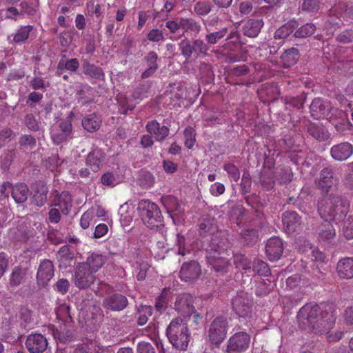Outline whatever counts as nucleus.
<instances>
[{"label": "nucleus", "instance_id": "1", "mask_svg": "<svg viewBox=\"0 0 353 353\" xmlns=\"http://www.w3.org/2000/svg\"><path fill=\"white\" fill-rule=\"evenodd\" d=\"M297 319L302 329H308L316 334H326L330 342L339 341L343 336L342 331L330 330L336 321L334 311H321L317 305L305 304L299 310Z\"/></svg>", "mask_w": 353, "mask_h": 353}, {"label": "nucleus", "instance_id": "2", "mask_svg": "<svg viewBox=\"0 0 353 353\" xmlns=\"http://www.w3.org/2000/svg\"><path fill=\"white\" fill-rule=\"evenodd\" d=\"M317 208L322 219L340 221L347 214L350 202L341 195L325 194L319 199Z\"/></svg>", "mask_w": 353, "mask_h": 353}, {"label": "nucleus", "instance_id": "3", "mask_svg": "<svg viewBox=\"0 0 353 353\" xmlns=\"http://www.w3.org/2000/svg\"><path fill=\"white\" fill-rule=\"evenodd\" d=\"M227 248V241L216 236L212 239L207 250L206 260L208 267L220 275L227 273L229 270Z\"/></svg>", "mask_w": 353, "mask_h": 353}, {"label": "nucleus", "instance_id": "4", "mask_svg": "<svg viewBox=\"0 0 353 353\" xmlns=\"http://www.w3.org/2000/svg\"><path fill=\"white\" fill-rule=\"evenodd\" d=\"M166 334L170 342L178 350L187 348L190 334L185 322L181 318H175L168 325Z\"/></svg>", "mask_w": 353, "mask_h": 353}, {"label": "nucleus", "instance_id": "5", "mask_svg": "<svg viewBox=\"0 0 353 353\" xmlns=\"http://www.w3.org/2000/svg\"><path fill=\"white\" fill-rule=\"evenodd\" d=\"M138 210L144 224L150 229H157L163 225V216L158 205L148 200L139 203Z\"/></svg>", "mask_w": 353, "mask_h": 353}, {"label": "nucleus", "instance_id": "6", "mask_svg": "<svg viewBox=\"0 0 353 353\" xmlns=\"http://www.w3.org/2000/svg\"><path fill=\"white\" fill-rule=\"evenodd\" d=\"M179 48L185 59H190L192 54L196 57L204 56L210 50L208 43L201 39H195L190 42L187 38H184L179 43Z\"/></svg>", "mask_w": 353, "mask_h": 353}, {"label": "nucleus", "instance_id": "7", "mask_svg": "<svg viewBox=\"0 0 353 353\" xmlns=\"http://www.w3.org/2000/svg\"><path fill=\"white\" fill-rule=\"evenodd\" d=\"M228 331L227 320L221 316L212 322L208 330V338L212 343L219 345L225 339Z\"/></svg>", "mask_w": 353, "mask_h": 353}, {"label": "nucleus", "instance_id": "8", "mask_svg": "<svg viewBox=\"0 0 353 353\" xmlns=\"http://www.w3.org/2000/svg\"><path fill=\"white\" fill-rule=\"evenodd\" d=\"M250 343V336L245 332H239L232 335L228 341V353H242L248 350Z\"/></svg>", "mask_w": 353, "mask_h": 353}, {"label": "nucleus", "instance_id": "9", "mask_svg": "<svg viewBox=\"0 0 353 353\" xmlns=\"http://www.w3.org/2000/svg\"><path fill=\"white\" fill-rule=\"evenodd\" d=\"M232 306L239 317H247L252 312V299L250 296L241 292L232 299Z\"/></svg>", "mask_w": 353, "mask_h": 353}, {"label": "nucleus", "instance_id": "10", "mask_svg": "<svg viewBox=\"0 0 353 353\" xmlns=\"http://www.w3.org/2000/svg\"><path fill=\"white\" fill-rule=\"evenodd\" d=\"M81 263L77 266L73 282L80 289L89 287L95 280L94 273L87 269Z\"/></svg>", "mask_w": 353, "mask_h": 353}, {"label": "nucleus", "instance_id": "11", "mask_svg": "<svg viewBox=\"0 0 353 353\" xmlns=\"http://www.w3.org/2000/svg\"><path fill=\"white\" fill-rule=\"evenodd\" d=\"M201 274V265L195 261L183 263L179 272L180 279L185 282L196 281Z\"/></svg>", "mask_w": 353, "mask_h": 353}, {"label": "nucleus", "instance_id": "12", "mask_svg": "<svg viewBox=\"0 0 353 353\" xmlns=\"http://www.w3.org/2000/svg\"><path fill=\"white\" fill-rule=\"evenodd\" d=\"M174 309L183 316H190L194 310L192 296L189 294L179 295L175 301Z\"/></svg>", "mask_w": 353, "mask_h": 353}, {"label": "nucleus", "instance_id": "13", "mask_svg": "<svg viewBox=\"0 0 353 353\" xmlns=\"http://www.w3.org/2000/svg\"><path fill=\"white\" fill-rule=\"evenodd\" d=\"M54 276V265L51 261L45 259L41 261L37 273V280L39 286L44 287Z\"/></svg>", "mask_w": 353, "mask_h": 353}, {"label": "nucleus", "instance_id": "14", "mask_svg": "<svg viewBox=\"0 0 353 353\" xmlns=\"http://www.w3.org/2000/svg\"><path fill=\"white\" fill-rule=\"evenodd\" d=\"M26 346L30 353H43L48 347V341L41 334H31L26 339Z\"/></svg>", "mask_w": 353, "mask_h": 353}, {"label": "nucleus", "instance_id": "15", "mask_svg": "<svg viewBox=\"0 0 353 353\" xmlns=\"http://www.w3.org/2000/svg\"><path fill=\"white\" fill-rule=\"evenodd\" d=\"M337 179L334 177V173L330 168H324L320 172L319 177L316 181L317 188L327 194L331 188L336 185Z\"/></svg>", "mask_w": 353, "mask_h": 353}, {"label": "nucleus", "instance_id": "16", "mask_svg": "<svg viewBox=\"0 0 353 353\" xmlns=\"http://www.w3.org/2000/svg\"><path fill=\"white\" fill-rule=\"evenodd\" d=\"M107 261V256L99 252H93L88 253L86 261L80 263L83 266L92 272L96 273L98 272Z\"/></svg>", "mask_w": 353, "mask_h": 353}, {"label": "nucleus", "instance_id": "17", "mask_svg": "<svg viewBox=\"0 0 353 353\" xmlns=\"http://www.w3.org/2000/svg\"><path fill=\"white\" fill-rule=\"evenodd\" d=\"M310 109L311 114L314 119H320L327 116L332 108L330 101L315 98L312 101Z\"/></svg>", "mask_w": 353, "mask_h": 353}, {"label": "nucleus", "instance_id": "18", "mask_svg": "<svg viewBox=\"0 0 353 353\" xmlns=\"http://www.w3.org/2000/svg\"><path fill=\"white\" fill-rule=\"evenodd\" d=\"M353 154V145L348 142L334 145L330 148L331 157L336 161L347 160Z\"/></svg>", "mask_w": 353, "mask_h": 353}, {"label": "nucleus", "instance_id": "19", "mask_svg": "<svg viewBox=\"0 0 353 353\" xmlns=\"http://www.w3.org/2000/svg\"><path fill=\"white\" fill-rule=\"evenodd\" d=\"M283 229L288 233H292L301 230L300 217L296 212L286 211L282 217Z\"/></svg>", "mask_w": 353, "mask_h": 353}, {"label": "nucleus", "instance_id": "20", "mask_svg": "<svg viewBox=\"0 0 353 353\" xmlns=\"http://www.w3.org/2000/svg\"><path fill=\"white\" fill-rule=\"evenodd\" d=\"M330 221V219H324L316 229V234L320 242L330 243L336 236L335 229Z\"/></svg>", "mask_w": 353, "mask_h": 353}, {"label": "nucleus", "instance_id": "21", "mask_svg": "<svg viewBox=\"0 0 353 353\" xmlns=\"http://www.w3.org/2000/svg\"><path fill=\"white\" fill-rule=\"evenodd\" d=\"M105 156L102 150L93 148L87 156L86 165L94 172L99 171L104 163Z\"/></svg>", "mask_w": 353, "mask_h": 353}, {"label": "nucleus", "instance_id": "22", "mask_svg": "<svg viewBox=\"0 0 353 353\" xmlns=\"http://www.w3.org/2000/svg\"><path fill=\"white\" fill-rule=\"evenodd\" d=\"M265 251L270 261L279 259L283 252L282 241L276 236L270 238L267 242Z\"/></svg>", "mask_w": 353, "mask_h": 353}, {"label": "nucleus", "instance_id": "23", "mask_svg": "<svg viewBox=\"0 0 353 353\" xmlns=\"http://www.w3.org/2000/svg\"><path fill=\"white\" fill-rule=\"evenodd\" d=\"M147 132L153 135L157 141H163L169 134L170 130L165 125H161V124L156 120H152L148 122L146 125Z\"/></svg>", "mask_w": 353, "mask_h": 353}, {"label": "nucleus", "instance_id": "24", "mask_svg": "<svg viewBox=\"0 0 353 353\" xmlns=\"http://www.w3.org/2000/svg\"><path fill=\"white\" fill-rule=\"evenodd\" d=\"M33 30L34 27L31 25L21 26L16 30L14 34L8 37V40L10 43H25Z\"/></svg>", "mask_w": 353, "mask_h": 353}, {"label": "nucleus", "instance_id": "25", "mask_svg": "<svg viewBox=\"0 0 353 353\" xmlns=\"http://www.w3.org/2000/svg\"><path fill=\"white\" fill-rule=\"evenodd\" d=\"M263 24L262 19H250L243 25L242 32L247 37H256L259 34Z\"/></svg>", "mask_w": 353, "mask_h": 353}, {"label": "nucleus", "instance_id": "26", "mask_svg": "<svg viewBox=\"0 0 353 353\" xmlns=\"http://www.w3.org/2000/svg\"><path fill=\"white\" fill-rule=\"evenodd\" d=\"M53 194L57 196L54 205L58 206L63 214H68L72 207V196L70 193L64 191L59 194L55 190Z\"/></svg>", "mask_w": 353, "mask_h": 353}, {"label": "nucleus", "instance_id": "27", "mask_svg": "<svg viewBox=\"0 0 353 353\" xmlns=\"http://www.w3.org/2000/svg\"><path fill=\"white\" fill-rule=\"evenodd\" d=\"M337 272L340 277L349 279L353 277V258L347 257L340 260L337 264Z\"/></svg>", "mask_w": 353, "mask_h": 353}, {"label": "nucleus", "instance_id": "28", "mask_svg": "<svg viewBox=\"0 0 353 353\" xmlns=\"http://www.w3.org/2000/svg\"><path fill=\"white\" fill-rule=\"evenodd\" d=\"M104 303L112 310L120 311L127 306L128 300L125 296L116 294L106 299Z\"/></svg>", "mask_w": 353, "mask_h": 353}, {"label": "nucleus", "instance_id": "29", "mask_svg": "<svg viewBox=\"0 0 353 353\" xmlns=\"http://www.w3.org/2000/svg\"><path fill=\"white\" fill-rule=\"evenodd\" d=\"M48 188L42 181L37 182L35 184V194L32 198V203L37 206H43L47 201Z\"/></svg>", "mask_w": 353, "mask_h": 353}, {"label": "nucleus", "instance_id": "30", "mask_svg": "<svg viewBox=\"0 0 353 353\" xmlns=\"http://www.w3.org/2000/svg\"><path fill=\"white\" fill-rule=\"evenodd\" d=\"M29 189L25 183H17L12 188V197L17 203H23L28 199Z\"/></svg>", "mask_w": 353, "mask_h": 353}, {"label": "nucleus", "instance_id": "31", "mask_svg": "<svg viewBox=\"0 0 353 353\" xmlns=\"http://www.w3.org/2000/svg\"><path fill=\"white\" fill-rule=\"evenodd\" d=\"M180 25L183 30V33L188 32L194 36L197 35L202 29L199 21L192 18H181Z\"/></svg>", "mask_w": 353, "mask_h": 353}, {"label": "nucleus", "instance_id": "32", "mask_svg": "<svg viewBox=\"0 0 353 353\" xmlns=\"http://www.w3.org/2000/svg\"><path fill=\"white\" fill-rule=\"evenodd\" d=\"M79 62L76 58L68 59L65 55L62 56L57 65V73L61 74L66 70L72 72L77 71Z\"/></svg>", "mask_w": 353, "mask_h": 353}, {"label": "nucleus", "instance_id": "33", "mask_svg": "<svg viewBox=\"0 0 353 353\" xmlns=\"http://www.w3.org/2000/svg\"><path fill=\"white\" fill-rule=\"evenodd\" d=\"M309 134L315 139L323 141L329 139V132L322 125L318 123H310L307 127Z\"/></svg>", "mask_w": 353, "mask_h": 353}, {"label": "nucleus", "instance_id": "34", "mask_svg": "<svg viewBox=\"0 0 353 353\" xmlns=\"http://www.w3.org/2000/svg\"><path fill=\"white\" fill-rule=\"evenodd\" d=\"M101 119L96 114H90L82 119L83 128L89 132H93L99 129Z\"/></svg>", "mask_w": 353, "mask_h": 353}, {"label": "nucleus", "instance_id": "35", "mask_svg": "<svg viewBox=\"0 0 353 353\" xmlns=\"http://www.w3.org/2000/svg\"><path fill=\"white\" fill-rule=\"evenodd\" d=\"M82 69L83 73L91 78L99 80H102L104 78L105 74L102 69L94 64L89 63L88 61H83Z\"/></svg>", "mask_w": 353, "mask_h": 353}, {"label": "nucleus", "instance_id": "36", "mask_svg": "<svg viewBox=\"0 0 353 353\" xmlns=\"http://www.w3.org/2000/svg\"><path fill=\"white\" fill-rule=\"evenodd\" d=\"M281 59L283 65L289 68L294 65L299 60V50L294 48H290L282 54Z\"/></svg>", "mask_w": 353, "mask_h": 353}, {"label": "nucleus", "instance_id": "37", "mask_svg": "<svg viewBox=\"0 0 353 353\" xmlns=\"http://www.w3.org/2000/svg\"><path fill=\"white\" fill-rule=\"evenodd\" d=\"M216 231V226L214 219L206 218L199 223V232L201 235L205 236L208 234H212Z\"/></svg>", "mask_w": 353, "mask_h": 353}, {"label": "nucleus", "instance_id": "38", "mask_svg": "<svg viewBox=\"0 0 353 353\" xmlns=\"http://www.w3.org/2000/svg\"><path fill=\"white\" fill-rule=\"evenodd\" d=\"M94 223V208H92L82 214L80 219V225L83 229H87L91 224Z\"/></svg>", "mask_w": 353, "mask_h": 353}, {"label": "nucleus", "instance_id": "39", "mask_svg": "<svg viewBox=\"0 0 353 353\" xmlns=\"http://www.w3.org/2000/svg\"><path fill=\"white\" fill-rule=\"evenodd\" d=\"M295 22L290 21L277 29L274 33L275 39H284L288 37L294 31Z\"/></svg>", "mask_w": 353, "mask_h": 353}, {"label": "nucleus", "instance_id": "40", "mask_svg": "<svg viewBox=\"0 0 353 353\" xmlns=\"http://www.w3.org/2000/svg\"><path fill=\"white\" fill-rule=\"evenodd\" d=\"M176 245L178 247V254L185 256L190 252L191 249L186 242L185 237L180 234L176 235Z\"/></svg>", "mask_w": 353, "mask_h": 353}, {"label": "nucleus", "instance_id": "41", "mask_svg": "<svg viewBox=\"0 0 353 353\" xmlns=\"http://www.w3.org/2000/svg\"><path fill=\"white\" fill-rule=\"evenodd\" d=\"M253 271L259 275L267 276L270 274V270L268 265L260 260L255 259L253 264Z\"/></svg>", "mask_w": 353, "mask_h": 353}, {"label": "nucleus", "instance_id": "42", "mask_svg": "<svg viewBox=\"0 0 353 353\" xmlns=\"http://www.w3.org/2000/svg\"><path fill=\"white\" fill-rule=\"evenodd\" d=\"M227 32L228 29L224 28L217 32H213L207 34L205 38L208 45L210 46V45L216 44L220 39L225 36Z\"/></svg>", "mask_w": 353, "mask_h": 353}, {"label": "nucleus", "instance_id": "43", "mask_svg": "<svg viewBox=\"0 0 353 353\" xmlns=\"http://www.w3.org/2000/svg\"><path fill=\"white\" fill-rule=\"evenodd\" d=\"M316 27L313 23H306L300 27L294 33L296 37H307L311 36L315 31Z\"/></svg>", "mask_w": 353, "mask_h": 353}, {"label": "nucleus", "instance_id": "44", "mask_svg": "<svg viewBox=\"0 0 353 353\" xmlns=\"http://www.w3.org/2000/svg\"><path fill=\"white\" fill-rule=\"evenodd\" d=\"M234 264L236 268L245 270H250L251 268L250 262L245 256L242 254H236L234 255Z\"/></svg>", "mask_w": 353, "mask_h": 353}, {"label": "nucleus", "instance_id": "45", "mask_svg": "<svg viewBox=\"0 0 353 353\" xmlns=\"http://www.w3.org/2000/svg\"><path fill=\"white\" fill-rule=\"evenodd\" d=\"M101 181L103 185L110 187H114L120 182L118 177H117L113 173L109 172L102 175Z\"/></svg>", "mask_w": 353, "mask_h": 353}, {"label": "nucleus", "instance_id": "46", "mask_svg": "<svg viewBox=\"0 0 353 353\" xmlns=\"http://www.w3.org/2000/svg\"><path fill=\"white\" fill-rule=\"evenodd\" d=\"M211 10V4L208 1H199L194 6V11L198 15H206Z\"/></svg>", "mask_w": 353, "mask_h": 353}, {"label": "nucleus", "instance_id": "47", "mask_svg": "<svg viewBox=\"0 0 353 353\" xmlns=\"http://www.w3.org/2000/svg\"><path fill=\"white\" fill-rule=\"evenodd\" d=\"M152 314V309L150 306L143 305L139 310V316L138 318V324L139 325H145L148 319V316H150Z\"/></svg>", "mask_w": 353, "mask_h": 353}, {"label": "nucleus", "instance_id": "48", "mask_svg": "<svg viewBox=\"0 0 353 353\" xmlns=\"http://www.w3.org/2000/svg\"><path fill=\"white\" fill-rule=\"evenodd\" d=\"M21 12L19 10L13 6L8 7L4 10L0 11V15L1 18L6 19H14L16 20V17L19 16Z\"/></svg>", "mask_w": 353, "mask_h": 353}, {"label": "nucleus", "instance_id": "49", "mask_svg": "<svg viewBox=\"0 0 353 353\" xmlns=\"http://www.w3.org/2000/svg\"><path fill=\"white\" fill-rule=\"evenodd\" d=\"M154 183V178L153 175L148 172H143L141 173L139 179V184L143 188H150L153 186Z\"/></svg>", "mask_w": 353, "mask_h": 353}, {"label": "nucleus", "instance_id": "50", "mask_svg": "<svg viewBox=\"0 0 353 353\" xmlns=\"http://www.w3.org/2000/svg\"><path fill=\"white\" fill-rule=\"evenodd\" d=\"M223 169L234 181L237 182L239 181L240 179V171L235 165L233 163H225L223 165Z\"/></svg>", "mask_w": 353, "mask_h": 353}, {"label": "nucleus", "instance_id": "51", "mask_svg": "<svg viewBox=\"0 0 353 353\" xmlns=\"http://www.w3.org/2000/svg\"><path fill=\"white\" fill-rule=\"evenodd\" d=\"M51 139L54 143L59 145L61 143H63L68 140L69 138L67 135L63 134V132H61L55 128H52L50 132Z\"/></svg>", "mask_w": 353, "mask_h": 353}, {"label": "nucleus", "instance_id": "52", "mask_svg": "<svg viewBox=\"0 0 353 353\" xmlns=\"http://www.w3.org/2000/svg\"><path fill=\"white\" fill-rule=\"evenodd\" d=\"M343 232L346 239H353V216H349L344 222Z\"/></svg>", "mask_w": 353, "mask_h": 353}, {"label": "nucleus", "instance_id": "53", "mask_svg": "<svg viewBox=\"0 0 353 353\" xmlns=\"http://www.w3.org/2000/svg\"><path fill=\"white\" fill-rule=\"evenodd\" d=\"M185 145L191 149L195 143V134L194 130L192 128H188L184 131Z\"/></svg>", "mask_w": 353, "mask_h": 353}, {"label": "nucleus", "instance_id": "54", "mask_svg": "<svg viewBox=\"0 0 353 353\" xmlns=\"http://www.w3.org/2000/svg\"><path fill=\"white\" fill-rule=\"evenodd\" d=\"M59 39L61 46L68 47L73 39L72 32L71 30H64L59 34Z\"/></svg>", "mask_w": 353, "mask_h": 353}, {"label": "nucleus", "instance_id": "55", "mask_svg": "<svg viewBox=\"0 0 353 353\" xmlns=\"http://www.w3.org/2000/svg\"><path fill=\"white\" fill-rule=\"evenodd\" d=\"M319 2L318 0H304L302 8L304 11L308 12H316L319 9Z\"/></svg>", "mask_w": 353, "mask_h": 353}, {"label": "nucleus", "instance_id": "56", "mask_svg": "<svg viewBox=\"0 0 353 353\" xmlns=\"http://www.w3.org/2000/svg\"><path fill=\"white\" fill-rule=\"evenodd\" d=\"M148 39L152 42H159L165 40L162 30L158 28H153L149 31L147 35Z\"/></svg>", "mask_w": 353, "mask_h": 353}, {"label": "nucleus", "instance_id": "57", "mask_svg": "<svg viewBox=\"0 0 353 353\" xmlns=\"http://www.w3.org/2000/svg\"><path fill=\"white\" fill-rule=\"evenodd\" d=\"M23 279V272L20 268L15 267L11 274L10 283L12 285H19Z\"/></svg>", "mask_w": 353, "mask_h": 353}, {"label": "nucleus", "instance_id": "58", "mask_svg": "<svg viewBox=\"0 0 353 353\" xmlns=\"http://www.w3.org/2000/svg\"><path fill=\"white\" fill-rule=\"evenodd\" d=\"M59 129L60 131L63 132L65 135L70 137L72 132L71 120L69 118L61 120L59 124Z\"/></svg>", "mask_w": 353, "mask_h": 353}, {"label": "nucleus", "instance_id": "59", "mask_svg": "<svg viewBox=\"0 0 353 353\" xmlns=\"http://www.w3.org/2000/svg\"><path fill=\"white\" fill-rule=\"evenodd\" d=\"M43 96V94L38 92H32L29 94L28 99L26 100V104L32 108L37 103L40 102Z\"/></svg>", "mask_w": 353, "mask_h": 353}, {"label": "nucleus", "instance_id": "60", "mask_svg": "<svg viewBox=\"0 0 353 353\" xmlns=\"http://www.w3.org/2000/svg\"><path fill=\"white\" fill-rule=\"evenodd\" d=\"M19 144L21 146L33 148L36 145V139L31 135L24 134L20 138Z\"/></svg>", "mask_w": 353, "mask_h": 353}, {"label": "nucleus", "instance_id": "61", "mask_svg": "<svg viewBox=\"0 0 353 353\" xmlns=\"http://www.w3.org/2000/svg\"><path fill=\"white\" fill-rule=\"evenodd\" d=\"M13 136V132L10 128H4L0 131V148L3 147L6 143L11 140Z\"/></svg>", "mask_w": 353, "mask_h": 353}, {"label": "nucleus", "instance_id": "62", "mask_svg": "<svg viewBox=\"0 0 353 353\" xmlns=\"http://www.w3.org/2000/svg\"><path fill=\"white\" fill-rule=\"evenodd\" d=\"M336 40L342 43H348L353 41V31L346 30L339 34Z\"/></svg>", "mask_w": 353, "mask_h": 353}, {"label": "nucleus", "instance_id": "63", "mask_svg": "<svg viewBox=\"0 0 353 353\" xmlns=\"http://www.w3.org/2000/svg\"><path fill=\"white\" fill-rule=\"evenodd\" d=\"M225 190V185L223 183L216 182L211 185L210 192L212 195L218 196L224 193Z\"/></svg>", "mask_w": 353, "mask_h": 353}, {"label": "nucleus", "instance_id": "64", "mask_svg": "<svg viewBox=\"0 0 353 353\" xmlns=\"http://www.w3.org/2000/svg\"><path fill=\"white\" fill-rule=\"evenodd\" d=\"M138 353H155L154 348L149 343H139L137 346Z\"/></svg>", "mask_w": 353, "mask_h": 353}]
</instances>
